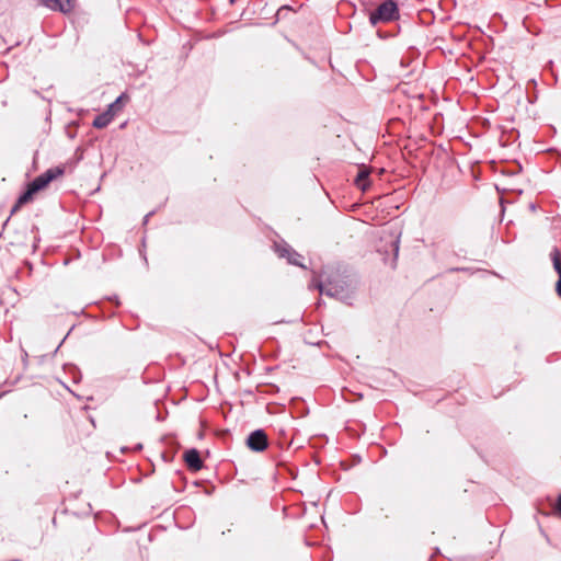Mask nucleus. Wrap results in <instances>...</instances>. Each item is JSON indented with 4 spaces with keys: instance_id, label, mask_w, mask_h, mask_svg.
Returning a JSON list of instances; mask_svg holds the SVG:
<instances>
[{
    "instance_id": "nucleus-1",
    "label": "nucleus",
    "mask_w": 561,
    "mask_h": 561,
    "mask_svg": "<svg viewBox=\"0 0 561 561\" xmlns=\"http://www.w3.org/2000/svg\"><path fill=\"white\" fill-rule=\"evenodd\" d=\"M64 174V169L51 168L41 175L36 176L28 185L27 190L18 198L16 204L12 207L11 213H15L22 205L33 199V195L45 188L53 180Z\"/></svg>"
},
{
    "instance_id": "nucleus-2",
    "label": "nucleus",
    "mask_w": 561,
    "mask_h": 561,
    "mask_svg": "<svg viewBox=\"0 0 561 561\" xmlns=\"http://www.w3.org/2000/svg\"><path fill=\"white\" fill-rule=\"evenodd\" d=\"M398 18V7L397 4L391 1H385L381 3L376 11H374L370 16V23L373 25H376L379 22L386 23L390 22Z\"/></svg>"
},
{
    "instance_id": "nucleus-3",
    "label": "nucleus",
    "mask_w": 561,
    "mask_h": 561,
    "mask_svg": "<svg viewBox=\"0 0 561 561\" xmlns=\"http://www.w3.org/2000/svg\"><path fill=\"white\" fill-rule=\"evenodd\" d=\"M270 446L267 434L263 430H255L248 435V449L263 453Z\"/></svg>"
},
{
    "instance_id": "nucleus-4",
    "label": "nucleus",
    "mask_w": 561,
    "mask_h": 561,
    "mask_svg": "<svg viewBox=\"0 0 561 561\" xmlns=\"http://www.w3.org/2000/svg\"><path fill=\"white\" fill-rule=\"evenodd\" d=\"M47 8L58 10L62 13L70 12L76 0H41Z\"/></svg>"
},
{
    "instance_id": "nucleus-5",
    "label": "nucleus",
    "mask_w": 561,
    "mask_h": 561,
    "mask_svg": "<svg viewBox=\"0 0 561 561\" xmlns=\"http://www.w3.org/2000/svg\"><path fill=\"white\" fill-rule=\"evenodd\" d=\"M184 460L188 469L192 471H198L203 467V461L201 459L199 453L194 448L185 451Z\"/></svg>"
},
{
    "instance_id": "nucleus-6",
    "label": "nucleus",
    "mask_w": 561,
    "mask_h": 561,
    "mask_svg": "<svg viewBox=\"0 0 561 561\" xmlns=\"http://www.w3.org/2000/svg\"><path fill=\"white\" fill-rule=\"evenodd\" d=\"M114 118V113L108 112L107 110L98 115L93 121V127L102 129L105 128Z\"/></svg>"
},
{
    "instance_id": "nucleus-7",
    "label": "nucleus",
    "mask_w": 561,
    "mask_h": 561,
    "mask_svg": "<svg viewBox=\"0 0 561 561\" xmlns=\"http://www.w3.org/2000/svg\"><path fill=\"white\" fill-rule=\"evenodd\" d=\"M368 174H369V170L368 169H360L357 176H356V185L362 188V190H365L368 185L367 183V178H368Z\"/></svg>"
},
{
    "instance_id": "nucleus-8",
    "label": "nucleus",
    "mask_w": 561,
    "mask_h": 561,
    "mask_svg": "<svg viewBox=\"0 0 561 561\" xmlns=\"http://www.w3.org/2000/svg\"><path fill=\"white\" fill-rule=\"evenodd\" d=\"M551 260L553 262L554 270L559 274V278H561V252L558 249L552 250Z\"/></svg>"
},
{
    "instance_id": "nucleus-9",
    "label": "nucleus",
    "mask_w": 561,
    "mask_h": 561,
    "mask_svg": "<svg viewBox=\"0 0 561 561\" xmlns=\"http://www.w3.org/2000/svg\"><path fill=\"white\" fill-rule=\"evenodd\" d=\"M124 94L119 95L113 103H111L107 107V111L111 113L116 114L117 111L122 108V101H123Z\"/></svg>"
},
{
    "instance_id": "nucleus-10",
    "label": "nucleus",
    "mask_w": 561,
    "mask_h": 561,
    "mask_svg": "<svg viewBox=\"0 0 561 561\" xmlns=\"http://www.w3.org/2000/svg\"><path fill=\"white\" fill-rule=\"evenodd\" d=\"M297 257H299L298 254L296 253H293V254H289L288 253V261L293 264H297V265H301L300 262L297 261Z\"/></svg>"
},
{
    "instance_id": "nucleus-11",
    "label": "nucleus",
    "mask_w": 561,
    "mask_h": 561,
    "mask_svg": "<svg viewBox=\"0 0 561 561\" xmlns=\"http://www.w3.org/2000/svg\"><path fill=\"white\" fill-rule=\"evenodd\" d=\"M556 288L558 295L561 297V278L558 279Z\"/></svg>"
},
{
    "instance_id": "nucleus-12",
    "label": "nucleus",
    "mask_w": 561,
    "mask_h": 561,
    "mask_svg": "<svg viewBox=\"0 0 561 561\" xmlns=\"http://www.w3.org/2000/svg\"><path fill=\"white\" fill-rule=\"evenodd\" d=\"M557 510L561 514V495L558 497Z\"/></svg>"
},
{
    "instance_id": "nucleus-13",
    "label": "nucleus",
    "mask_w": 561,
    "mask_h": 561,
    "mask_svg": "<svg viewBox=\"0 0 561 561\" xmlns=\"http://www.w3.org/2000/svg\"><path fill=\"white\" fill-rule=\"evenodd\" d=\"M14 561H20V560H14Z\"/></svg>"
}]
</instances>
